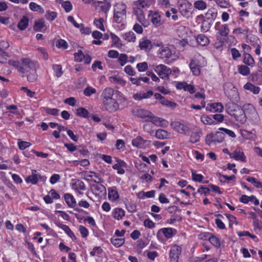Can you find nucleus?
I'll use <instances>...</instances> for the list:
<instances>
[{
	"label": "nucleus",
	"instance_id": "nucleus-1",
	"mask_svg": "<svg viewBox=\"0 0 262 262\" xmlns=\"http://www.w3.org/2000/svg\"><path fill=\"white\" fill-rule=\"evenodd\" d=\"M226 112L235 120L242 124L246 121V115L243 108L236 103L228 102L225 105Z\"/></svg>",
	"mask_w": 262,
	"mask_h": 262
},
{
	"label": "nucleus",
	"instance_id": "nucleus-2",
	"mask_svg": "<svg viewBox=\"0 0 262 262\" xmlns=\"http://www.w3.org/2000/svg\"><path fill=\"white\" fill-rule=\"evenodd\" d=\"M177 233V230L173 228L164 227L159 229L157 233V238L161 243H165L166 239L172 238Z\"/></svg>",
	"mask_w": 262,
	"mask_h": 262
},
{
	"label": "nucleus",
	"instance_id": "nucleus-3",
	"mask_svg": "<svg viewBox=\"0 0 262 262\" xmlns=\"http://www.w3.org/2000/svg\"><path fill=\"white\" fill-rule=\"evenodd\" d=\"M223 89L225 95L230 101L238 102L239 99V94L237 89L232 83L229 82L225 83Z\"/></svg>",
	"mask_w": 262,
	"mask_h": 262
},
{
	"label": "nucleus",
	"instance_id": "nucleus-4",
	"mask_svg": "<svg viewBox=\"0 0 262 262\" xmlns=\"http://www.w3.org/2000/svg\"><path fill=\"white\" fill-rule=\"evenodd\" d=\"M170 126L175 132L185 136H189L191 132V127L184 121H172L170 123Z\"/></svg>",
	"mask_w": 262,
	"mask_h": 262
},
{
	"label": "nucleus",
	"instance_id": "nucleus-5",
	"mask_svg": "<svg viewBox=\"0 0 262 262\" xmlns=\"http://www.w3.org/2000/svg\"><path fill=\"white\" fill-rule=\"evenodd\" d=\"M126 5L124 3L118 4L116 9L114 11V20L118 23L122 24L126 18Z\"/></svg>",
	"mask_w": 262,
	"mask_h": 262
},
{
	"label": "nucleus",
	"instance_id": "nucleus-6",
	"mask_svg": "<svg viewBox=\"0 0 262 262\" xmlns=\"http://www.w3.org/2000/svg\"><path fill=\"white\" fill-rule=\"evenodd\" d=\"M225 137V134L221 132H215L208 134L206 136V143L211 146L223 141Z\"/></svg>",
	"mask_w": 262,
	"mask_h": 262
},
{
	"label": "nucleus",
	"instance_id": "nucleus-7",
	"mask_svg": "<svg viewBox=\"0 0 262 262\" xmlns=\"http://www.w3.org/2000/svg\"><path fill=\"white\" fill-rule=\"evenodd\" d=\"M202 60L203 61L204 59L200 57V58H194L190 61L189 64L190 69L193 75L195 76H198L200 75L201 68L204 67L203 63L201 61Z\"/></svg>",
	"mask_w": 262,
	"mask_h": 262
},
{
	"label": "nucleus",
	"instance_id": "nucleus-8",
	"mask_svg": "<svg viewBox=\"0 0 262 262\" xmlns=\"http://www.w3.org/2000/svg\"><path fill=\"white\" fill-rule=\"evenodd\" d=\"M179 12L185 17H188L190 11L192 8V5L187 0H179L177 2Z\"/></svg>",
	"mask_w": 262,
	"mask_h": 262
},
{
	"label": "nucleus",
	"instance_id": "nucleus-9",
	"mask_svg": "<svg viewBox=\"0 0 262 262\" xmlns=\"http://www.w3.org/2000/svg\"><path fill=\"white\" fill-rule=\"evenodd\" d=\"M47 177L45 176H41L39 174L37 171L35 169L31 170V174L28 176L26 179L25 181L27 184H31L32 185H36L40 181L45 183L47 180Z\"/></svg>",
	"mask_w": 262,
	"mask_h": 262
},
{
	"label": "nucleus",
	"instance_id": "nucleus-10",
	"mask_svg": "<svg viewBox=\"0 0 262 262\" xmlns=\"http://www.w3.org/2000/svg\"><path fill=\"white\" fill-rule=\"evenodd\" d=\"M154 71L162 79H168L171 73V69L166 66L160 64L154 67Z\"/></svg>",
	"mask_w": 262,
	"mask_h": 262
},
{
	"label": "nucleus",
	"instance_id": "nucleus-11",
	"mask_svg": "<svg viewBox=\"0 0 262 262\" xmlns=\"http://www.w3.org/2000/svg\"><path fill=\"white\" fill-rule=\"evenodd\" d=\"M132 112L134 116L142 119L144 121L146 122H147L148 119L150 115H151L150 112L139 107L134 108Z\"/></svg>",
	"mask_w": 262,
	"mask_h": 262
},
{
	"label": "nucleus",
	"instance_id": "nucleus-12",
	"mask_svg": "<svg viewBox=\"0 0 262 262\" xmlns=\"http://www.w3.org/2000/svg\"><path fill=\"white\" fill-rule=\"evenodd\" d=\"M182 248L177 245L172 246L170 250L169 258L170 262H179L180 256L181 253Z\"/></svg>",
	"mask_w": 262,
	"mask_h": 262
},
{
	"label": "nucleus",
	"instance_id": "nucleus-13",
	"mask_svg": "<svg viewBox=\"0 0 262 262\" xmlns=\"http://www.w3.org/2000/svg\"><path fill=\"white\" fill-rule=\"evenodd\" d=\"M105 110L110 113L116 112L119 108V104L115 99L102 101Z\"/></svg>",
	"mask_w": 262,
	"mask_h": 262
},
{
	"label": "nucleus",
	"instance_id": "nucleus-14",
	"mask_svg": "<svg viewBox=\"0 0 262 262\" xmlns=\"http://www.w3.org/2000/svg\"><path fill=\"white\" fill-rule=\"evenodd\" d=\"M72 189L74 190L78 195H82L83 193L82 191H85L86 189L84 183L80 179H73Z\"/></svg>",
	"mask_w": 262,
	"mask_h": 262
},
{
	"label": "nucleus",
	"instance_id": "nucleus-15",
	"mask_svg": "<svg viewBox=\"0 0 262 262\" xmlns=\"http://www.w3.org/2000/svg\"><path fill=\"white\" fill-rule=\"evenodd\" d=\"M196 22L200 23L202 21L201 27V31L203 32H206L210 29L211 26V20L209 18H204L203 15H199L196 17Z\"/></svg>",
	"mask_w": 262,
	"mask_h": 262
},
{
	"label": "nucleus",
	"instance_id": "nucleus-16",
	"mask_svg": "<svg viewBox=\"0 0 262 262\" xmlns=\"http://www.w3.org/2000/svg\"><path fill=\"white\" fill-rule=\"evenodd\" d=\"M172 53L171 49L164 45L162 48H159L157 51V56L162 59L168 60L172 56Z\"/></svg>",
	"mask_w": 262,
	"mask_h": 262
},
{
	"label": "nucleus",
	"instance_id": "nucleus-17",
	"mask_svg": "<svg viewBox=\"0 0 262 262\" xmlns=\"http://www.w3.org/2000/svg\"><path fill=\"white\" fill-rule=\"evenodd\" d=\"M139 47L141 50L149 52L152 49V41L146 37H143L139 41Z\"/></svg>",
	"mask_w": 262,
	"mask_h": 262
},
{
	"label": "nucleus",
	"instance_id": "nucleus-18",
	"mask_svg": "<svg viewBox=\"0 0 262 262\" xmlns=\"http://www.w3.org/2000/svg\"><path fill=\"white\" fill-rule=\"evenodd\" d=\"M229 155L231 158H233L236 161H241L242 162H246V157L244 152L240 148H236L232 153H229Z\"/></svg>",
	"mask_w": 262,
	"mask_h": 262
},
{
	"label": "nucleus",
	"instance_id": "nucleus-19",
	"mask_svg": "<svg viewBox=\"0 0 262 262\" xmlns=\"http://www.w3.org/2000/svg\"><path fill=\"white\" fill-rule=\"evenodd\" d=\"M215 29L222 36L227 37L229 33V29L227 24L221 25L220 22H217L215 25Z\"/></svg>",
	"mask_w": 262,
	"mask_h": 262
},
{
	"label": "nucleus",
	"instance_id": "nucleus-20",
	"mask_svg": "<svg viewBox=\"0 0 262 262\" xmlns=\"http://www.w3.org/2000/svg\"><path fill=\"white\" fill-rule=\"evenodd\" d=\"M148 17L155 27H158L162 25L161 16L158 12L150 11Z\"/></svg>",
	"mask_w": 262,
	"mask_h": 262
},
{
	"label": "nucleus",
	"instance_id": "nucleus-21",
	"mask_svg": "<svg viewBox=\"0 0 262 262\" xmlns=\"http://www.w3.org/2000/svg\"><path fill=\"white\" fill-rule=\"evenodd\" d=\"M91 190L93 194L96 196H100L106 193V188L101 183L93 185Z\"/></svg>",
	"mask_w": 262,
	"mask_h": 262
},
{
	"label": "nucleus",
	"instance_id": "nucleus-22",
	"mask_svg": "<svg viewBox=\"0 0 262 262\" xmlns=\"http://www.w3.org/2000/svg\"><path fill=\"white\" fill-rule=\"evenodd\" d=\"M114 95V90L111 87H106L102 91L101 98L102 101L109 100L113 98Z\"/></svg>",
	"mask_w": 262,
	"mask_h": 262
},
{
	"label": "nucleus",
	"instance_id": "nucleus-23",
	"mask_svg": "<svg viewBox=\"0 0 262 262\" xmlns=\"http://www.w3.org/2000/svg\"><path fill=\"white\" fill-rule=\"evenodd\" d=\"M224 110V106L221 102H215L208 104L206 110L211 112L221 113Z\"/></svg>",
	"mask_w": 262,
	"mask_h": 262
},
{
	"label": "nucleus",
	"instance_id": "nucleus-24",
	"mask_svg": "<svg viewBox=\"0 0 262 262\" xmlns=\"http://www.w3.org/2000/svg\"><path fill=\"white\" fill-rule=\"evenodd\" d=\"M108 198L113 202L119 199V194L117 188L116 186L108 188Z\"/></svg>",
	"mask_w": 262,
	"mask_h": 262
},
{
	"label": "nucleus",
	"instance_id": "nucleus-25",
	"mask_svg": "<svg viewBox=\"0 0 262 262\" xmlns=\"http://www.w3.org/2000/svg\"><path fill=\"white\" fill-rule=\"evenodd\" d=\"M154 95V93L151 90H148L145 93L139 92L134 94L133 96V98L134 100L137 101H140L142 99L149 98Z\"/></svg>",
	"mask_w": 262,
	"mask_h": 262
},
{
	"label": "nucleus",
	"instance_id": "nucleus-26",
	"mask_svg": "<svg viewBox=\"0 0 262 262\" xmlns=\"http://www.w3.org/2000/svg\"><path fill=\"white\" fill-rule=\"evenodd\" d=\"M65 202L70 208H74L76 205V201L74 196L70 193H66L63 195Z\"/></svg>",
	"mask_w": 262,
	"mask_h": 262
},
{
	"label": "nucleus",
	"instance_id": "nucleus-27",
	"mask_svg": "<svg viewBox=\"0 0 262 262\" xmlns=\"http://www.w3.org/2000/svg\"><path fill=\"white\" fill-rule=\"evenodd\" d=\"M196 41L200 46L205 47L208 46L210 43L208 37L204 34H200L195 37Z\"/></svg>",
	"mask_w": 262,
	"mask_h": 262
},
{
	"label": "nucleus",
	"instance_id": "nucleus-28",
	"mask_svg": "<svg viewBox=\"0 0 262 262\" xmlns=\"http://www.w3.org/2000/svg\"><path fill=\"white\" fill-rule=\"evenodd\" d=\"M125 215V212L124 210L119 207L115 208L112 212V215L113 218L118 221L122 220Z\"/></svg>",
	"mask_w": 262,
	"mask_h": 262
},
{
	"label": "nucleus",
	"instance_id": "nucleus-29",
	"mask_svg": "<svg viewBox=\"0 0 262 262\" xmlns=\"http://www.w3.org/2000/svg\"><path fill=\"white\" fill-rule=\"evenodd\" d=\"M146 141L140 136L133 139L132 141V144L133 146L138 148H142L145 146Z\"/></svg>",
	"mask_w": 262,
	"mask_h": 262
},
{
	"label": "nucleus",
	"instance_id": "nucleus-30",
	"mask_svg": "<svg viewBox=\"0 0 262 262\" xmlns=\"http://www.w3.org/2000/svg\"><path fill=\"white\" fill-rule=\"evenodd\" d=\"M243 56L244 59L243 62L247 66L253 67L255 64V61L251 55L249 53L244 52Z\"/></svg>",
	"mask_w": 262,
	"mask_h": 262
},
{
	"label": "nucleus",
	"instance_id": "nucleus-31",
	"mask_svg": "<svg viewBox=\"0 0 262 262\" xmlns=\"http://www.w3.org/2000/svg\"><path fill=\"white\" fill-rule=\"evenodd\" d=\"M251 76L252 81L258 84H262V70L255 71Z\"/></svg>",
	"mask_w": 262,
	"mask_h": 262
},
{
	"label": "nucleus",
	"instance_id": "nucleus-32",
	"mask_svg": "<svg viewBox=\"0 0 262 262\" xmlns=\"http://www.w3.org/2000/svg\"><path fill=\"white\" fill-rule=\"evenodd\" d=\"M8 63L9 66L13 67L16 69L19 72L21 73H25L26 70L23 67L20 62L17 60H9Z\"/></svg>",
	"mask_w": 262,
	"mask_h": 262
},
{
	"label": "nucleus",
	"instance_id": "nucleus-33",
	"mask_svg": "<svg viewBox=\"0 0 262 262\" xmlns=\"http://www.w3.org/2000/svg\"><path fill=\"white\" fill-rule=\"evenodd\" d=\"M45 27V21L42 18L36 20L33 26V29L36 32H41Z\"/></svg>",
	"mask_w": 262,
	"mask_h": 262
},
{
	"label": "nucleus",
	"instance_id": "nucleus-34",
	"mask_svg": "<svg viewBox=\"0 0 262 262\" xmlns=\"http://www.w3.org/2000/svg\"><path fill=\"white\" fill-rule=\"evenodd\" d=\"M244 88L252 92L254 94H258L260 91V88L259 86H256L250 82L246 83L244 86Z\"/></svg>",
	"mask_w": 262,
	"mask_h": 262
},
{
	"label": "nucleus",
	"instance_id": "nucleus-35",
	"mask_svg": "<svg viewBox=\"0 0 262 262\" xmlns=\"http://www.w3.org/2000/svg\"><path fill=\"white\" fill-rule=\"evenodd\" d=\"M29 25V18L27 16H23L17 24V27L20 30H25Z\"/></svg>",
	"mask_w": 262,
	"mask_h": 262
},
{
	"label": "nucleus",
	"instance_id": "nucleus-36",
	"mask_svg": "<svg viewBox=\"0 0 262 262\" xmlns=\"http://www.w3.org/2000/svg\"><path fill=\"white\" fill-rule=\"evenodd\" d=\"M169 135V132L162 129H157L155 133L156 137L161 140L168 138Z\"/></svg>",
	"mask_w": 262,
	"mask_h": 262
},
{
	"label": "nucleus",
	"instance_id": "nucleus-37",
	"mask_svg": "<svg viewBox=\"0 0 262 262\" xmlns=\"http://www.w3.org/2000/svg\"><path fill=\"white\" fill-rule=\"evenodd\" d=\"M22 63L30 69H35L36 61H34L28 58H23L21 59Z\"/></svg>",
	"mask_w": 262,
	"mask_h": 262
},
{
	"label": "nucleus",
	"instance_id": "nucleus-38",
	"mask_svg": "<svg viewBox=\"0 0 262 262\" xmlns=\"http://www.w3.org/2000/svg\"><path fill=\"white\" fill-rule=\"evenodd\" d=\"M153 3V0H138L137 6L142 9H146L149 8Z\"/></svg>",
	"mask_w": 262,
	"mask_h": 262
},
{
	"label": "nucleus",
	"instance_id": "nucleus-39",
	"mask_svg": "<svg viewBox=\"0 0 262 262\" xmlns=\"http://www.w3.org/2000/svg\"><path fill=\"white\" fill-rule=\"evenodd\" d=\"M29 8L32 11L38 12L41 14H43L45 12L44 9L35 2H31L29 4Z\"/></svg>",
	"mask_w": 262,
	"mask_h": 262
},
{
	"label": "nucleus",
	"instance_id": "nucleus-40",
	"mask_svg": "<svg viewBox=\"0 0 262 262\" xmlns=\"http://www.w3.org/2000/svg\"><path fill=\"white\" fill-rule=\"evenodd\" d=\"M175 30L177 35L179 37H183L186 33V27L181 25L180 23H177L174 25Z\"/></svg>",
	"mask_w": 262,
	"mask_h": 262
},
{
	"label": "nucleus",
	"instance_id": "nucleus-41",
	"mask_svg": "<svg viewBox=\"0 0 262 262\" xmlns=\"http://www.w3.org/2000/svg\"><path fill=\"white\" fill-rule=\"evenodd\" d=\"M52 70H53L54 75L57 78L60 77L63 74L62 67L60 64H53Z\"/></svg>",
	"mask_w": 262,
	"mask_h": 262
},
{
	"label": "nucleus",
	"instance_id": "nucleus-42",
	"mask_svg": "<svg viewBox=\"0 0 262 262\" xmlns=\"http://www.w3.org/2000/svg\"><path fill=\"white\" fill-rule=\"evenodd\" d=\"M237 70L238 73L243 76H248L250 74V68L247 65H239Z\"/></svg>",
	"mask_w": 262,
	"mask_h": 262
},
{
	"label": "nucleus",
	"instance_id": "nucleus-43",
	"mask_svg": "<svg viewBox=\"0 0 262 262\" xmlns=\"http://www.w3.org/2000/svg\"><path fill=\"white\" fill-rule=\"evenodd\" d=\"M125 242L124 238H117L115 236H113L111 239V243L113 244L115 247L119 248L122 246Z\"/></svg>",
	"mask_w": 262,
	"mask_h": 262
},
{
	"label": "nucleus",
	"instance_id": "nucleus-44",
	"mask_svg": "<svg viewBox=\"0 0 262 262\" xmlns=\"http://www.w3.org/2000/svg\"><path fill=\"white\" fill-rule=\"evenodd\" d=\"M124 205L127 210L130 213H135L137 211V206L136 204L131 201L124 202Z\"/></svg>",
	"mask_w": 262,
	"mask_h": 262
},
{
	"label": "nucleus",
	"instance_id": "nucleus-45",
	"mask_svg": "<svg viewBox=\"0 0 262 262\" xmlns=\"http://www.w3.org/2000/svg\"><path fill=\"white\" fill-rule=\"evenodd\" d=\"M117 58V61L121 67L125 66L128 62V56L125 53L120 54Z\"/></svg>",
	"mask_w": 262,
	"mask_h": 262
},
{
	"label": "nucleus",
	"instance_id": "nucleus-46",
	"mask_svg": "<svg viewBox=\"0 0 262 262\" xmlns=\"http://www.w3.org/2000/svg\"><path fill=\"white\" fill-rule=\"evenodd\" d=\"M57 17V13L55 11L47 10L45 14L46 19L49 21H53Z\"/></svg>",
	"mask_w": 262,
	"mask_h": 262
},
{
	"label": "nucleus",
	"instance_id": "nucleus-47",
	"mask_svg": "<svg viewBox=\"0 0 262 262\" xmlns=\"http://www.w3.org/2000/svg\"><path fill=\"white\" fill-rule=\"evenodd\" d=\"M201 120L204 124L206 125L215 124L214 121L212 119L211 115H203L201 117Z\"/></svg>",
	"mask_w": 262,
	"mask_h": 262
},
{
	"label": "nucleus",
	"instance_id": "nucleus-48",
	"mask_svg": "<svg viewBox=\"0 0 262 262\" xmlns=\"http://www.w3.org/2000/svg\"><path fill=\"white\" fill-rule=\"evenodd\" d=\"M201 132H195L191 133L190 137L189 142L192 143H195L199 142L201 138Z\"/></svg>",
	"mask_w": 262,
	"mask_h": 262
},
{
	"label": "nucleus",
	"instance_id": "nucleus-49",
	"mask_svg": "<svg viewBox=\"0 0 262 262\" xmlns=\"http://www.w3.org/2000/svg\"><path fill=\"white\" fill-rule=\"evenodd\" d=\"M193 5L194 7L199 10H204L206 9L207 7L206 3L202 0L195 1Z\"/></svg>",
	"mask_w": 262,
	"mask_h": 262
},
{
	"label": "nucleus",
	"instance_id": "nucleus-50",
	"mask_svg": "<svg viewBox=\"0 0 262 262\" xmlns=\"http://www.w3.org/2000/svg\"><path fill=\"white\" fill-rule=\"evenodd\" d=\"M104 21L103 18L102 17H100L98 19L95 18L94 20V24L100 30L105 31V28L103 25Z\"/></svg>",
	"mask_w": 262,
	"mask_h": 262
},
{
	"label": "nucleus",
	"instance_id": "nucleus-51",
	"mask_svg": "<svg viewBox=\"0 0 262 262\" xmlns=\"http://www.w3.org/2000/svg\"><path fill=\"white\" fill-rule=\"evenodd\" d=\"M209 241L215 248H220L221 247V243L219 238L214 234H212Z\"/></svg>",
	"mask_w": 262,
	"mask_h": 262
},
{
	"label": "nucleus",
	"instance_id": "nucleus-52",
	"mask_svg": "<svg viewBox=\"0 0 262 262\" xmlns=\"http://www.w3.org/2000/svg\"><path fill=\"white\" fill-rule=\"evenodd\" d=\"M76 114L79 117L87 118L89 117V113L85 108L80 107L77 109Z\"/></svg>",
	"mask_w": 262,
	"mask_h": 262
},
{
	"label": "nucleus",
	"instance_id": "nucleus-53",
	"mask_svg": "<svg viewBox=\"0 0 262 262\" xmlns=\"http://www.w3.org/2000/svg\"><path fill=\"white\" fill-rule=\"evenodd\" d=\"M216 175L219 177V180L221 182H225V180L232 181L236 178L234 174L228 176L227 175L223 174L221 173H217Z\"/></svg>",
	"mask_w": 262,
	"mask_h": 262
},
{
	"label": "nucleus",
	"instance_id": "nucleus-54",
	"mask_svg": "<svg viewBox=\"0 0 262 262\" xmlns=\"http://www.w3.org/2000/svg\"><path fill=\"white\" fill-rule=\"evenodd\" d=\"M124 39L128 42H134L136 40V37L134 33L132 31L126 32L124 35Z\"/></svg>",
	"mask_w": 262,
	"mask_h": 262
},
{
	"label": "nucleus",
	"instance_id": "nucleus-55",
	"mask_svg": "<svg viewBox=\"0 0 262 262\" xmlns=\"http://www.w3.org/2000/svg\"><path fill=\"white\" fill-rule=\"evenodd\" d=\"M56 46L59 49H62L63 50L68 49L69 47L67 42L62 39H60L56 41Z\"/></svg>",
	"mask_w": 262,
	"mask_h": 262
},
{
	"label": "nucleus",
	"instance_id": "nucleus-56",
	"mask_svg": "<svg viewBox=\"0 0 262 262\" xmlns=\"http://www.w3.org/2000/svg\"><path fill=\"white\" fill-rule=\"evenodd\" d=\"M218 259L216 257H212L211 258L203 260L199 257L191 258L189 259V262H217Z\"/></svg>",
	"mask_w": 262,
	"mask_h": 262
},
{
	"label": "nucleus",
	"instance_id": "nucleus-57",
	"mask_svg": "<svg viewBox=\"0 0 262 262\" xmlns=\"http://www.w3.org/2000/svg\"><path fill=\"white\" fill-rule=\"evenodd\" d=\"M38 52L41 58L45 61L47 60L49 58V54L47 49L43 47H39L37 49Z\"/></svg>",
	"mask_w": 262,
	"mask_h": 262
},
{
	"label": "nucleus",
	"instance_id": "nucleus-58",
	"mask_svg": "<svg viewBox=\"0 0 262 262\" xmlns=\"http://www.w3.org/2000/svg\"><path fill=\"white\" fill-rule=\"evenodd\" d=\"M210 189L205 186H201L198 189L197 192L201 195L204 194L207 196L210 194Z\"/></svg>",
	"mask_w": 262,
	"mask_h": 262
},
{
	"label": "nucleus",
	"instance_id": "nucleus-59",
	"mask_svg": "<svg viewBox=\"0 0 262 262\" xmlns=\"http://www.w3.org/2000/svg\"><path fill=\"white\" fill-rule=\"evenodd\" d=\"M10 57V55L8 52L0 51V63H6L8 61V58Z\"/></svg>",
	"mask_w": 262,
	"mask_h": 262
},
{
	"label": "nucleus",
	"instance_id": "nucleus-60",
	"mask_svg": "<svg viewBox=\"0 0 262 262\" xmlns=\"http://www.w3.org/2000/svg\"><path fill=\"white\" fill-rule=\"evenodd\" d=\"M62 7L64 9V11L67 13L70 12L73 8V6L69 1H66L63 2L61 4Z\"/></svg>",
	"mask_w": 262,
	"mask_h": 262
},
{
	"label": "nucleus",
	"instance_id": "nucleus-61",
	"mask_svg": "<svg viewBox=\"0 0 262 262\" xmlns=\"http://www.w3.org/2000/svg\"><path fill=\"white\" fill-rule=\"evenodd\" d=\"M96 93V90L90 86H87L83 91V94L85 96L90 97Z\"/></svg>",
	"mask_w": 262,
	"mask_h": 262
},
{
	"label": "nucleus",
	"instance_id": "nucleus-62",
	"mask_svg": "<svg viewBox=\"0 0 262 262\" xmlns=\"http://www.w3.org/2000/svg\"><path fill=\"white\" fill-rule=\"evenodd\" d=\"M101 5V9L102 11L106 13L111 8V4L110 2H99Z\"/></svg>",
	"mask_w": 262,
	"mask_h": 262
},
{
	"label": "nucleus",
	"instance_id": "nucleus-63",
	"mask_svg": "<svg viewBox=\"0 0 262 262\" xmlns=\"http://www.w3.org/2000/svg\"><path fill=\"white\" fill-rule=\"evenodd\" d=\"M136 68L140 72H145L148 69V64L145 61L140 62L137 64Z\"/></svg>",
	"mask_w": 262,
	"mask_h": 262
},
{
	"label": "nucleus",
	"instance_id": "nucleus-64",
	"mask_svg": "<svg viewBox=\"0 0 262 262\" xmlns=\"http://www.w3.org/2000/svg\"><path fill=\"white\" fill-rule=\"evenodd\" d=\"M74 55V60L76 62H81L83 60V57H84V54L80 50H78L77 52L75 53Z\"/></svg>",
	"mask_w": 262,
	"mask_h": 262
}]
</instances>
